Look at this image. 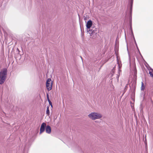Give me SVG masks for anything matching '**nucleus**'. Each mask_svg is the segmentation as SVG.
<instances>
[{"instance_id":"nucleus-1","label":"nucleus","mask_w":153,"mask_h":153,"mask_svg":"<svg viewBox=\"0 0 153 153\" xmlns=\"http://www.w3.org/2000/svg\"><path fill=\"white\" fill-rule=\"evenodd\" d=\"M7 74V70L5 69H3L0 72V84L1 85L4 82Z\"/></svg>"},{"instance_id":"nucleus-2","label":"nucleus","mask_w":153,"mask_h":153,"mask_svg":"<svg viewBox=\"0 0 153 153\" xmlns=\"http://www.w3.org/2000/svg\"><path fill=\"white\" fill-rule=\"evenodd\" d=\"M88 117L92 120L100 119L102 117V115L100 113L92 112L88 115Z\"/></svg>"},{"instance_id":"nucleus-3","label":"nucleus","mask_w":153,"mask_h":153,"mask_svg":"<svg viewBox=\"0 0 153 153\" xmlns=\"http://www.w3.org/2000/svg\"><path fill=\"white\" fill-rule=\"evenodd\" d=\"M52 83L51 79L48 78L47 79L46 83V86L48 91L51 90L52 89Z\"/></svg>"},{"instance_id":"nucleus-4","label":"nucleus","mask_w":153,"mask_h":153,"mask_svg":"<svg viewBox=\"0 0 153 153\" xmlns=\"http://www.w3.org/2000/svg\"><path fill=\"white\" fill-rule=\"evenodd\" d=\"M46 126V123H43L42 124L40 128V131L39 133L40 134L42 133L45 131V127Z\"/></svg>"},{"instance_id":"nucleus-5","label":"nucleus","mask_w":153,"mask_h":153,"mask_svg":"<svg viewBox=\"0 0 153 153\" xmlns=\"http://www.w3.org/2000/svg\"><path fill=\"white\" fill-rule=\"evenodd\" d=\"M92 24V22L91 20L88 21L86 24V27L87 28L89 29L91 26Z\"/></svg>"},{"instance_id":"nucleus-6","label":"nucleus","mask_w":153,"mask_h":153,"mask_svg":"<svg viewBox=\"0 0 153 153\" xmlns=\"http://www.w3.org/2000/svg\"><path fill=\"white\" fill-rule=\"evenodd\" d=\"M46 132L47 133L50 134L51 132V129L49 126H47L45 128Z\"/></svg>"},{"instance_id":"nucleus-7","label":"nucleus","mask_w":153,"mask_h":153,"mask_svg":"<svg viewBox=\"0 0 153 153\" xmlns=\"http://www.w3.org/2000/svg\"><path fill=\"white\" fill-rule=\"evenodd\" d=\"M117 63L118 65L119 68V69H120L121 68V67L122 65L121 64L120 62H119V61H118V58L117 57ZM120 69H119V71H118V73H119L120 72Z\"/></svg>"},{"instance_id":"nucleus-8","label":"nucleus","mask_w":153,"mask_h":153,"mask_svg":"<svg viewBox=\"0 0 153 153\" xmlns=\"http://www.w3.org/2000/svg\"><path fill=\"white\" fill-rule=\"evenodd\" d=\"M145 89V87L144 85V84L143 82H141V90L142 91H143Z\"/></svg>"},{"instance_id":"nucleus-9","label":"nucleus","mask_w":153,"mask_h":153,"mask_svg":"<svg viewBox=\"0 0 153 153\" xmlns=\"http://www.w3.org/2000/svg\"><path fill=\"white\" fill-rule=\"evenodd\" d=\"M134 76H136L137 74V71L135 68H134Z\"/></svg>"},{"instance_id":"nucleus-10","label":"nucleus","mask_w":153,"mask_h":153,"mask_svg":"<svg viewBox=\"0 0 153 153\" xmlns=\"http://www.w3.org/2000/svg\"><path fill=\"white\" fill-rule=\"evenodd\" d=\"M130 2H131V7H130V9H131H131H132V3H133V0H130Z\"/></svg>"},{"instance_id":"nucleus-11","label":"nucleus","mask_w":153,"mask_h":153,"mask_svg":"<svg viewBox=\"0 0 153 153\" xmlns=\"http://www.w3.org/2000/svg\"><path fill=\"white\" fill-rule=\"evenodd\" d=\"M49 107H47V109L46 110V114H49Z\"/></svg>"},{"instance_id":"nucleus-12","label":"nucleus","mask_w":153,"mask_h":153,"mask_svg":"<svg viewBox=\"0 0 153 153\" xmlns=\"http://www.w3.org/2000/svg\"><path fill=\"white\" fill-rule=\"evenodd\" d=\"M134 40L135 42V44H136V47H137V50H138V51H139V52L140 53V51H139V49H138V47H137V43H136V41H135V38H134Z\"/></svg>"},{"instance_id":"nucleus-13","label":"nucleus","mask_w":153,"mask_h":153,"mask_svg":"<svg viewBox=\"0 0 153 153\" xmlns=\"http://www.w3.org/2000/svg\"><path fill=\"white\" fill-rule=\"evenodd\" d=\"M149 74L150 75V76L153 77V73H152V72H151V71H149Z\"/></svg>"},{"instance_id":"nucleus-14","label":"nucleus","mask_w":153,"mask_h":153,"mask_svg":"<svg viewBox=\"0 0 153 153\" xmlns=\"http://www.w3.org/2000/svg\"><path fill=\"white\" fill-rule=\"evenodd\" d=\"M115 71L114 68L111 71V74L113 73L114 74Z\"/></svg>"},{"instance_id":"nucleus-15","label":"nucleus","mask_w":153,"mask_h":153,"mask_svg":"<svg viewBox=\"0 0 153 153\" xmlns=\"http://www.w3.org/2000/svg\"><path fill=\"white\" fill-rule=\"evenodd\" d=\"M130 28H131V31L132 33L133 32H132V27H131V22L130 23Z\"/></svg>"},{"instance_id":"nucleus-16","label":"nucleus","mask_w":153,"mask_h":153,"mask_svg":"<svg viewBox=\"0 0 153 153\" xmlns=\"http://www.w3.org/2000/svg\"><path fill=\"white\" fill-rule=\"evenodd\" d=\"M91 34H96L95 32L94 31V30H93L91 32Z\"/></svg>"},{"instance_id":"nucleus-17","label":"nucleus","mask_w":153,"mask_h":153,"mask_svg":"<svg viewBox=\"0 0 153 153\" xmlns=\"http://www.w3.org/2000/svg\"><path fill=\"white\" fill-rule=\"evenodd\" d=\"M49 104L51 105V106H52V103L50 101V102H49Z\"/></svg>"},{"instance_id":"nucleus-18","label":"nucleus","mask_w":153,"mask_h":153,"mask_svg":"<svg viewBox=\"0 0 153 153\" xmlns=\"http://www.w3.org/2000/svg\"><path fill=\"white\" fill-rule=\"evenodd\" d=\"M47 99H48V102H50V100L49 98H47Z\"/></svg>"},{"instance_id":"nucleus-19","label":"nucleus","mask_w":153,"mask_h":153,"mask_svg":"<svg viewBox=\"0 0 153 153\" xmlns=\"http://www.w3.org/2000/svg\"><path fill=\"white\" fill-rule=\"evenodd\" d=\"M47 98H49L48 95V94H47Z\"/></svg>"},{"instance_id":"nucleus-20","label":"nucleus","mask_w":153,"mask_h":153,"mask_svg":"<svg viewBox=\"0 0 153 153\" xmlns=\"http://www.w3.org/2000/svg\"><path fill=\"white\" fill-rule=\"evenodd\" d=\"M151 70L152 71V72H153V69H152Z\"/></svg>"},{"instance_id":"nucleus-21","label":"nucleus","mask_w":153,"mask_h":153,"mask_svg":"<svg viewBox=\"0 0 153 153\" xmlns=\"http://www.w3.org/2000/svg\"><path fill=\"white\" fill-rule=\"evenodd\" d=\"M151 102H153V101H152V99L151 100Z\"/></svg>"}]
</instances>
